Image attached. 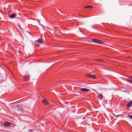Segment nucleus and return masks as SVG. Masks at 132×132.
Masks as SVG:
<instances>
[{
  "label": "nucleus",
  "mask_w": 132,
  "mask_h": 132,
  "mask_svg": "<svg viewBox=\"0 0 132 132\" xmlns=\"http://www.w3.org/2000/svg\"><path fill=\"white\" fill-rule=\"evenodd\" d=\"M30 76L29 75L24 76L22 78L25 81L28 82L30 79Z\"/></svg>",
  "instance_id": "1"
},
{
  "label": "nucleus",
  "mask_w": 132,
  "mask_h": 132,
  "mask_svg": "<svg viewBox=\"0 0 132 132\" xmlns=\"http://www.w3.org/2000/svg\"><path fill=\"white\" fill-rule=\"evenodd\" d=\"M42 102L43 104L47 105L51 102V101L50 100L46 99H43Z\"/></svg>",
  "instance_id": "2"
},
{
  "label": "nucleus",
  "mask_w": 132,
  "mask_h": 132,
  "mask_svg": "<svg viewBox=\"0 0 132 132\" xmlns=\"http://www.w3.org/2000/svg\"><path fill=\"white\" fill-rule=\"evenodd\" d=\"M92 41L93 42L96 43L102 44V41L96 39H92Z\"/></svg>",
  "instance_id": "3"
},
{
  "label": "nucleus",
  "mask_w": 132,
  "mask_h": 132,
  "mask_svg": "<svg viewBox=\"0 0 132 132\" xmlns=\"http://www.w3.org/2000/svg\"><path fill=\"white\" fill-rule=\"evenodd\" d=\"M86 76L87 77L93 79H95V76L94 75H92L87 74Z\"/></svg>",
  "instance_id": "4"
},
{
  "label": "nucleus",
  "mask_w": 132,
  "mask_h": 132,
  "mask_svg": "<svg viewBox=\"0 0 132 132\" xmlns=\"http://www.w3.org/2000/svg\"><path fill=\"white\" fill-rule=\"evenodd\" d=\"M89 90L88 89L86 88H82L80 89V91H81L84 93H86L88 92L89 91Z\"/></svg>",
  "instance_id": "5"
},
{
  "label": "nucleus",
  "mask_w": 132,
  "mask_h": 132,
  "mask_svg": "<svg viewBox=\"0 0 132 132\" xmlns=\"http://www.w3.org/2000/svg\"><path fill=\"white\" fill-rule=\"evenodd\" d=\"M16 16V15L15 13H13L10 16L9 18H15Z\"/></svg>",
  "instance_id": "6"
},
{
  "label": "nucleus",
  "mask_w": 132,
  "mask_h": 132,
  "mask_svg": "<svg viewBox=\"0 0 132 132\" xmlns=\"http://www.w3.org/2000/svg\"><path fill=\"white\" fill-rule=\"evenodd\" d=\"M36 43H38L39 44L42 43H43V41L42 39H39L36 41Z\"/></svg>",
  "instance_id": "7"
},
{
  "label": "nucleus",
  "mask_w": 132,
  "mask_h": 132,
  "mask_svg": "<svg viewBox=\"0 0 132 132\" xmlns=\"http://www.w3.org/2000/svg\"><path fill=\"white\" fill-rule=\"evenodd\" d=\"M125 80L129 82H132V77H130L129 78V79H125Z\"/></svg>",
  "instance_id": "8"
},
{
  "label": "nucleus",
  "mask_w": 132,
  "mask_h": 132,
  "mask_svg": "<svg viewBox=\"0 0 132 132\" xmlns=\"http://www.w3.org/2000/svg\"><path fill=\"white\" fill-rule=\"evenodd\" d=\"M132 105V101H130L129 102L127 105V107H130Z\"/></svg>",
  "instance_id": "9"
},
{
  "label": "nucleus",
  "mask_w": 132,
  "mask_h": 132,
  "mask_svg": "<svg viewBox=\"0 0 132 132\" xmlns=\"http://www.w3.org/2000/svg\"><path fill=\"white\" fill-rule=\"evenodd\" d=\"M4 125L5 126H10V123L8 122H7L4 123Z\"/></svg>",
  "instance_id": "10"
},
{
  "label": "nucleus",
  "mask_w": 132,
  "mask_h": 132,
  "mask_svg": "<svg viewBox=\"0 0 132 132\" xmlns=\"http://www.w3.org/2000/svg\"><path fill=\"white\" fill-rule=\"evenodd\" d=\"M98 97L100 100H102L103 98V96L101 94H99Z\"/></svg>",
  "instance_id": "11"
},
{
  "label": "nucleus",
  "mask_w": 132,
  "mask_h": 132,
  "mask_svg": "<svg viewBox=\"0 0 132 132\" xmlns=\"http://www.w3.org/2000/svg\"><path fill=\"white\" fill-rule=\"evenodd\" d=\"M86 8H89L90 9H92L93 8V7L91 6H87L85 7Z\"/></svg>",
  "instance_id": "12"
},
{
  "label": "nucleus",
  "mask_w": 132,
  "mask_h": 132,
  "mask_svg": "<svg viewBox=\"0 0 132 132\" xmlns=\"http://www.w3.org/2000/svg\"><path fill=\"white\" fill-rule=\"evenodd\" d=\"M128 117H129L130 119H132V115H128Z\"/></svg>",
  "instance_id": "13"
},
{
  "label": "nucleus",
  "mask_w": 132,
  "mask_h": 132,
  "mask_svg": "<svg viewBox=\"0 0 132 132\" xmlns=\"http://www.w3.org/2000/svg\"><path fill=\"white\" fill-rule=\"evenodd\" d=\"M29 132H34L32 130H29Z\"/></svg>",
  "instance_id": "14"
},
{
  "label": "nucleus",
  "mask_w": 132,
  "mask_h": 132,
  "mask_svg": "<svg viewBox=\"0 0 132 132\" xmlns=\"http://www.w3.org/2000/svg\"><path fill=\"white\" fill-rule=\"evenodd\" d=\"M20 20L21 21V22H22V18H20Z\"/></svg>",
  "instance_id": "15"
},
{
  "label": "nucleus",
  "mask_w": 132,
  "mask_h": 132,
  "mask_svg": "<svg viewBox=\"0 0 132 132\" xmlns=\"http://www.w3.org/2000/svg\"><path fill=\"white\" fill-rule=\"evenodd\" d=\"M18 108H21V107H20V106H18Z\"/></svg>",
  "instance_id": "16"
}]
</instances>
